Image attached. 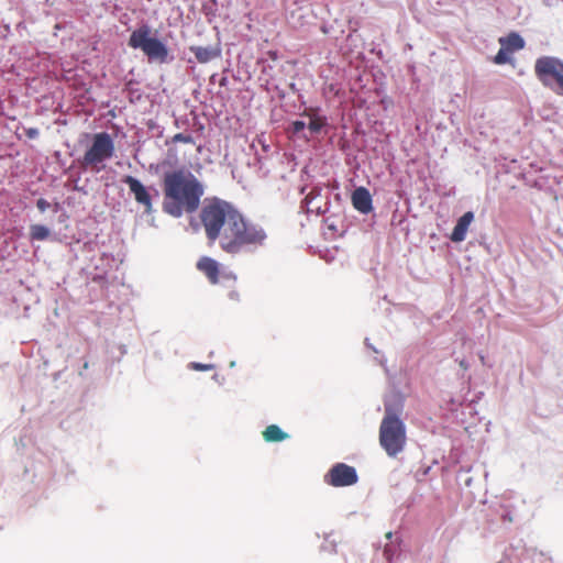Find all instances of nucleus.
Instances as JSON below:
<instances>
[{
  "label": "nucleus",
  "mask_w": 563,
  "mask_h": 563,
  "mask_svg": "<svg viewBox=\"0 0 563 563\" xmlns=\"http://www.w3.org/2000/svg\"><path fill=\"white\" fill-rule=\"evenodd\" d=\"M190 51L195 54L196 59L201 64L212 60L220 54L219 49L212 47L190 46Z\"/></svg>",
  "instance_id": "nucleus-14"
},
{
  "label": "nucleus",
  "mask_w": 563,
  "mask_h": 563,
  "mask_svg": "<svg viewBox=\"0 0 563 563\" xmlns=\"http://www.w3.org/2000/svg\"><path fill=\"white\" fill-rule=\"evenodd\" d=\"M224 277L225 278H232L233 280H235V276H233V275H225Z\"/></svg>",
  "instance_id": "nucleus-28"
},
{
  "label": "nucleus",
  "mask_w": 563,
  "mask_h": 563,
  "mask_svg": "<svg viewBox=\"0 0 563 563\" xmlns=\"http://www.w3.org/2000/svg\"><path fill=\"white\" fill-rule=\"evenodd\" d=\"M229 218L224 220L219 233L213 235V242L219 240L220 247L229 254H238L243 250L257 247L266 240L265 231L253 223L245 221L244 217L232 206Z\"/></svg>",
  "instance_id": "nucleus-2"
},
{
  "label": "nucleus",
  "mask_w": 563,
  "mask_h": 563,
  "mask_svg": "<svg viewBox=\"0 0 563 563\" xmlns=\"http://www.w3.org/2000/svg\"><path fill=\"white\" fill-rule=\"evenodd\" d=\"M26 135L30 137V139H34L38 135V131L37 129H29L26 131Z\"/></svg>",
  "instance_id": "nucleus-25"
},
{
  "label": "nucleus",
  "mask_w": 563,
  "mask_h": 563,
  "mask_svg": "<svg viewBox=\"0 0 563 563\" xmlns=\"http://www.w3.org/2000/svg\"><path fill=\"white\" fill-rule=\"evenodd\" d=\"M357 479L358 476L355 468L344 463L334 464L324 476L325 483L333 487L351 486Z\"/></svg>",
  "instance_id": "nucleus-8"
},
{
  "label": "nucleus",
  "mask_w": 563,
  "mask_h": 563,
  "mask_svg": "<svg viewBox=\"0 0 563 563\" xmlns=\"http://www.w3.org/2000/svg\"><path fill=\"white\" fill-rule=\"evenodd\" d=\"M510 54H511L510 52H508L506 48H504L501 46L500 49L498 51V53L494 57V63L497 65H503V64L508 63L510 60Z\"/></svg>",
  "instance_id": "nucleus-18"
},
{
  "label": "nucleus",
  "mask_w": 563,
  "mask_h": 563,
  "mask_svg": "<svg viewBox=\"0 0 563 563\" xmlns=\"http://www.w3.org/2000/svg\"><path fill=\"white\" fill-rule=\"evenodd\" d=\"M173 143L194 144L195 140L190 134L177 133L172 137Z\"/></svg>",
  "instance_id": "nucleus-19"
},
{
  "label": "nucleus",
  "mask_w": 563,
  "mask_h": 563,
  "mask_svg": "<svg viewBox=\"0 0 563 563\" xmlns=\"http://www.w3.org/2000/svg\"><path fill=\"white\" fill-rule=\"evenodd\" d=\"M406 441L405 423L390 407L386 406L379 427V444L388 456L394 457L404 451Z\"/></svg>",
  "instance_id": "nucleus-3"
},
{
  "label": "nucleus",
  "mask_w": 563,
  "mask_h": 563,
  "mask_svg": "<svg viewBox=\"0 0 563 563\" xmlns=\"http://www.w3.org/2000/svg\"><path fill=\"white\" fill-rule=\"evenodd\" d=\"M197 268L206 275L210 284L216 285L220 282V265L216 260L202 256L197 262Z\"/></svg>",
  "instance_id": "nucleus-10"
},
{
  "label": "nucleus",
  "mask_w": 563,
  "mask_h": 563,
  "mask_svg": "<svg viewBox=\"0 0 563 563\" xmlns=\"http://www.w3.org/2000/svg\"><path fill=\"white\" fill-rule=\"evenodd\" d=\"M163 210L173 216L180 217L184 212H195L203 196V186L191 174L175 170L164 176Z\"/></svg>",
  "instance_id": "nucleus-1"
},
{
  "label": "nucleus",
  "mask_w": 563,
  "mask_h": 563,
  "mask_svg": "<svg viewBox=\"0 0 563 563\" xmlns=\"http://www.w3.org/2000/svg\"><path fill=\"white\" fill-rule=\"evenodd\" d=\"M122 181L129 186L135 201L143 206L144 212L150 214L153 211L152 197L144 185L133 176L126 175Z\"/></svg>",
  "instance_id": "nucleus-9"
},
{
  "label": "nucleus",
  "mask_w": 563,
  "mask_h": 563,
  "mask_svg": "<svg viewBox=\"0 0 563 563\" xmlns=\"http://www.w3.org/2000/svg\"><path fill=\"white\" fill-rule=\"evenodd\" d=\"M231 208L232 205L229 202L216 198L207 200L201 208L199 218L205 229L206 236L210 242H213V235L219 233L220 224H222L224 220H231L229 218V210Z\"/></svg>",
  "instance_id": "nucleus-7"
},
{
  "label": "nucleus",
  "mask_w": 563,
  "mask_h": 563,
  "mask_svg": "<svg viewBox=\"0 0 563 563\" xmlns=\"http://www.w3.org/2000/svg\"><path fill=\"white\" fill-rule=\"evenodd\" d=\"M49 202L47 200H45L44 198H40L37 201H36V207L37 209L41 211V212H44L46 211L48 208H49Z\"/></svg>",
  "instance_id": "nucleus-21"
},
{
  "label": "nucleus",
  "mask_w": 563,
  "mask_h": 563,
  "mask_svg": "<svg viewBox=\"0 0 563 563\" xmlns=\"http://www.w3.org/2000/svg\"><path fill=\"white\" fill-rule=\"evenodd\" d=\"M352 205L361 213H368L372 211V196L364 187L356 188L352 194Z\"/></svg>",
  "instance_id": "nucleus-11"
},
{
  "label": "nucleus",
  "mask_w": 563,
  "mask_h": 563,
  "mask_svg": "<svg viewBox=\"0 0 563 563\" xmlns=\"http://www.w3.org/2000/svg\"><path fill=\"white\" fill-rule=\"evenodd\" d=\"M307 115L310 118L308 128L312 133H319L327 124V119L324 117L317 115L316 113H308Z\"/></svg>",
  "instance_id": "nucleus-17"
},
{
  "label": "nucleus",
  "mask_w": 563,
  "mask_h": 563,
  "mask_svg": "<svg viewBox=\"0 0 563 563\" xmlns=\"http://www.w3.org/2000/svg\"><path fill=\"white\" fill-rule=\"evenodd\" d=\"M499 43L500 46L510 53L522 49L525 47L523 38L516 32H511L505 37H500Z\"/></svg>",
  "instance_id": "nucleus-13"
},
{
  "label": "nucleus",
  "mask_w": 563,
  "mask_h": 563,
  "mask_svg": "<svg viewBox=\"0 0 563 563\" xmlns=\"http://www.w3.org/2000/svg\"><path fill=\"white\" fill-rule=\"evenodd\" d=\"M49 236V230L42 224H33L30 228V239L32 241H44Z\"/></svg>",
  "instance_id": "nucleus-16"
},
{
  "label": "nucleus",
  "mask_w": 563,
  "mask_h": 563,
  "mask_svg": "<svg viewBox=\"0 0 563 563\" xmlns=\"http://www.w3.org/2000/svg\"><path fill=\"white\" fill-rule=\"evenodd\" d=\"M316 195H319V191H316V190H311L306 197H305V202L307 203V206H309L312 201V199L316 197Z\"/></svg>",
  "instance_id": "nucleus-24"
},
{
  "label": "nucleus",
  "mask_w": 563,
  "mask_h": 563,
  "mask_svg": "<svg viewBox=\"0 0 563 563\" xmlns=\"http://www.w3.org/2000/svg\"><path fill=\"white\" fill-rule=\"evenodd\" d=\"M306 128V123L303 121H294L291 123V130L294 133H299Z\"/></svg>",
  "instance_id": "nucleus-20"
},
{
  "label": "nucleus",
  "mask_w": 563,
  "mask_h": 563,
  "mask_svg": "<svg viewBox=\"0 0 563 563\" xmlns=\"http://www.w3.org/2000/svg\"><path fill=\"white\" fill-rule=\"evenodd\" d=\"M394 555H395V552L388 545H386L385 549H384V556H385V559L389 563H391L393 559H394Z\"/></svg>",
  "instance_id": "nucleus-23"
},
{
  "label": "nucleus",
  "mask_w": 563,
  "mask_h": 563,
  "mask_svg": "<svg viewBox=\"0 0 563 563\" xmlns=\"http://www.w3.org/2000/svg\"><path fill=\"white\" fill-rule=\"evenodd\" d=\"M534 74L544 87L563 96V60L554 56H541L534 63Z\"/></svg>",
  "instance_id": "nucleus-6"
},
{
  "label": "nucleus",
  "mask_w": 563,
  "mask_h": 563,
  "mask_svg": "<svg viewBox=\"0 0 563 563\" xmlns=\"http://www.w3.org/2000/svg\"><path fill=\"white\" fill-rule=\"evenodd\" d=\"M459 365H460V367H461L462 369H464V371H467V369H468V367H470V366H468V363H467L465 360H461V361L459 362Z\"/></svg>",
  "instance_id": "nucleus-26"
},
{
  "label": "nucleus",
  "mask_w": 563,
  "mask_h": 563,
  "mask_svg": "<svg viewBox=\"0 0 563 563\" xmlns=\"http://www.w3.org/2000/svg\"><path fill=\"white\" fill-rule=\"evenodd\" d=\"M474 220V213L472 211L465 212L456 222L450 239L453 242H462L466 238V233L470 224Z\"/></svg>",
  "instance_id": "nucleus-12"
},
{
  "label": "nucleus",
  "mask_w": 563,
  "mask_h": 563,
  "mask_svg": "<svg viewBox=\"0 0 563 563\" xmlns=\"http://www.w3.org/2000/svg\"><path fill=\"white\" fill-rule=\"evenodd\" d=\"M479 360L483 365H485V356L483 354H479Z\"/></svg>",
  "instance_id": "nucleus-27"
},
{
  "label": "nucleus",
  "mask_w": 563,
  "mask_h": 563,
  "mask_svg": "<svg viewBox=\"0 0 563 563\" xmlns=\"http://www.w3.org/2000/svg\"><path fill=\"white\" fill-rule=\"evenodd\" d=\"M391 536H393V533H391V532H387V533H386V538H387V539H390V538H391Z\"/></svg>",
  "instance_id": "nucleus-29"
},
{
  "label": "nucleus",
  "mask_w": 563,
  "mask_h": 563,
  "mask_svg": "<svg viewBox=\"0 0 563 563\" xmlns=\"http://www.w3.org/2000/svg\"><path fill=\"white\" fill-rule=\"evenodd\" d=\"M88 366H89L88 362H85V363H84V369H87V368H88Z\"/></svg>",
  "instance_id": "nucleus-30"
},
{
  "label": "nucleus",
  "mask_w": 563,
  "mask_h": 563,
  "mask_svg": "<svg viewBox=\"0 0 563 563\" xmlns=\"http://www.w3.org/2000/svg\"><path fill=\"white\" fill-rule=\"evenodd\" d=\"M191 368L197 371H210L213 366L210 364L191 363Z\"/></svg>",
  "instance_id": "nucleus-22"
},
{
  "label": "nucleus",
  "mask_w": 563,
  "mask_h": 563,
  "mask_svg": "<svg viewBox=\"0 0 563 563\" xmlns=\"http://www.w3.org/2000/svg\"><path fill=\"white\" fill-rule=\"evenodd\" d=\"M263 438L266 442H282L288 438V434L277 424H269L263 431Z\"/></svg>",
  "instance_id": "nucleus-15"
},
{
  "label": "nucleus",
  "mask_w": 563,
  "mask_h": 563,
  "mask_svg": "<svg viewBox=\"0 0 563 563\" xmlns=\"http://www.w3.org/2000/svg\"><path fill=\"white\" fill-rule=\"evenodd\" d=\"M114 155V142L107 132L93 134L91 145L79 159L81 168L100 173L104 169V162Z\"/></svg>",
  "instance_id": "nucleus-4"
},
{
  "label": "nucleus",
  "mask_w": 563,
  "mask_h": 563,
  "mask_svg": "<svg viewBox=\"0 0 563 563\" xmlns=\"http://www.w3.org/2000/svg\"><path fill=\"white\" fill-rule=\"evenodd\" d=\"M129 46L141 49L148 62L164 64L168 60V47L161 40L151 36V29L147 25L140 26L131 33Z\"/></svg>",
  "instance_id": "nucleus-5"
}]
</instances>
